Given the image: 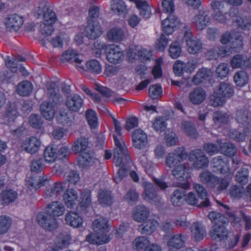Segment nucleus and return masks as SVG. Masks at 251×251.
<instances>
[{
	"instance_id": "obj_3",
	"label": "nucleus",
	"mask_w": 251,
	"mask_h": 251,
	"mask_svg": "<svg viewBox=\"0 0 251 251\" xmlns=\"http://www.w3.org/2000/svg\"><path fill=\"white\" fill-rule=\"evenodd\" d=\"M95 233L90 234L86 237V240L91 244L102 245L108 243L110 240L107 233L109 231L108 221L100 217L94 221L92 224Z\"/></svg>"
},
{
	"instance_id": "obj_24",
	"label": "nucleus",
	"mask_w": 251,
	"mask_h": 251,
	"mask_svg": "<svg viewBox=\"0 0 251 251\" xmlns=\"http://www.w3.org/2000/svg\"><path fill=\"white\" fill-rule=\"evenodd\" d=\"M65 103L70 110L77 111L83 105V100L79 95L74 94L67 98Z\"/></svg>"
},
{
	"instance_id": "obj_2",
	"label": "nucleus",
	"mask_w": 251,
	"mask_h": 251,
	"mask_svg": "<svg viewBox=\"0 0 251 251\" xmlns=\"http://www.w3.org/2000/svg\"><path fill=\"white\" fill-rule=\"evenodd\" d=\"M112 121L116 134L113 135L116 148L114 152V163L119 167L128 162L130 157L125 142L122 136V127L120 122L112 117Z\"/></svg>"
},
{
	"instance_id": "obj_51",
	"label": "nucleus",
	"mask_w": 251,
	"mask_h": 251,
	"mask_svg": "<svg viewBox=\"0 0 251 251\" xmlns=\"http://www.w3.org/2000/svg\"><path fill=\"white\" fill-rule=\"evenodd\" d=\"M99 201L103 205H108L112 202L111 192L108 190H102L99 193Z\"/></svg>"
},
{
	"instance_id": "obj_12",
	"label": "nucleus",
	"mask_w": 251,
	"mask_h": 251,
	"mask_svg": "<svg viewBox=\"0 0 251 251\" xmlns=\"http://www.w3.org/2000/svg\"><path fill=\"white\" fill-rule=\"evenodd\" d=\"M197 63L191 60L184 62L181 60H177L174 65V72L176 75L181 76L183 73L191 74L196 69Z\"/></svg>"
},
{
	"instance_id": "obj_56",
	"label": "nucleus",
	"mask_w": 251,
	"mask_h": 251,
	"mask_svg": "<svg viewBox=\"0 0 251 251\" xmlns=\"http://www.w3.org/2000/svg\"><path fill=\"white\" fill-rule=\"evenodd\" d=\"M85 116L89 125L91 128H95L98 124V117L95 111L89 109L86 112Z\"/></svg>"
},
{
	"instance_id": "obj_13",
	"label": "nucleus",
	"mask_w": 251,
	"mask_h": 251,
	"mask_svg": "<svg viewBox=\"0 0 251 251\" xmlns=\"http://www.w3.org/2000/svg\"><path fill=\"white\" fill-rule=\"evenodd\" d=\"M103 33L102 28L97 20L88 21V24L85 28L86 36L90 39H95L100 37Z\"/></svg>"
},
{
	"instance_id": "obj_27",
	"label": "nucleus",
	"mask_w": 251,
	"mask_h": 251,
	"mask_svg": "<svg viewBox=\"0 0 251 251\" xmlns=\"http://www.w3.org/2000/svg\"><path fill=\"white\" fill-rule=\"evenodd\" d=\"M46 180L47 178L41 176H29L26 178L25 185L30 190H36L38 188L44 186Z\"/></svg>"
},
{
	"instance_id": "obj_19",
	"label": "nucleus",
	"mask_w": 251,
	"mask_h": 251,
	"mask_svg": "<svg viewBox=\"0 0 251 251\" xmlns=\"http://www.w3.org/2000/svg\"><path fill=\"white\" fill-rule=\"evenodd\" d=\"M62 61H71L75 62L77 70L80 72H84L85 71V68L81 63L83 59L74 50H68L64 52L61 56Z\"/></svg>"
},
{
	"instance_id": "obj_34",
	"label": "nucleus",
	"mask_w": 251,
	"mask_h": 251,
	"mask_svg": "<svg viewBox=\"0 0 251 251\" xmlns=\"http://www.w3.org/2000/svg\"><path fill=\"white\" fill-rule=\"evenodd\" d=\"M193 189L197 192L199 198L202 200L200 203V206L204 207L209 206L210 202L206 190L204 187L201 184L195 183L193 184Z\"/></svg>"
},
{
	"instance_id": "obj_9",
	"label": "nucleus",
	"mask_w": 251,
	"mask_h": 251,
	"mask_svg": "<svg viewBox=\"0 0 251 251\" xmlns=\"http://www.w3.org/2000/svg\"><path fill=\"white\" fill-rule=\"evenodd\" d=\"M243 37L241 34L234 30L228 31L222 34L220 42L223 45L229 44L230 49L235 51L240 50L243 46Z\"/></svg>"
},
{
	"instance_id": "obj_17",
	"label": "nucleus",
	"mask_w": 251,
	"mask_h": 251,
	"mask_svg": "<svg viewBox=\"0 0 251 251\" xmlns=\"http://www.w3.org/2000/svg\"><path fill=\"white\" fill-rule=\"evenodd\" d=\"M132 140L133 147L139 150L144 149L148 144L147 134L140 129L134 131L132 134Z\"/></svg>"
},
{
	"instance_id": "obj_40",
	"label": "nucleus",
	"mask_w": 251,
	"mask_h": 251,
	"mask_svg": "<svg viewBox=\"0 0 251 251\" xmlns=\"http://www.w3.org/2000/svg\"><path fill=\"white\" fill-rule=\"evenodd\" d=\"M18 197V193L12 189L3 191L0 195V199L3 204H8L14 201Z\"/></svg>"
},
{
	"instance_id": "obj_38",
	"label": "nucleus",
	"mask_w": 251,
	"mask_h": 251,
	"mask_svg": "<svg viewBox=\"0 0 251 251\" xmlns=\"http://www.w3.org/2000/svg\"><path fill=\"white\" fill-rule=\"evenodd\" d=\"M177 23V19L174 16L170 15L163 21L162 29L164 32L170 34L173 32L174 28L176 25Z\"/></svg>"
},
{
	"instance_id": "obj_8",
	"label": "nucleus",
	"mask_w": 251,
	"mask_h": 251,
	"mask_svg": "<svg viewBox=\"0 0 251 251\" xmlns=\"http://www.w3.org/2000/svg\"><path fill=\"white\" fill-rule=\"evenodd\" d=\"M211 7L213 11V19L220 24L227 23L229 17L232 16L231 12L226 10L227 6L221 1L213 0L211 2Z\"/></svg>"
},
{
	"instance_id": "obj_10",
	"label": "nucleus",
	"mask_w": 251,
	"mask_h": 251,
	"mask_svg": "<svg viewBox=\"0 0 251 251\" xmlns=\"http://www.w3.org/2000/svg\"><path fill=\"white\" fill-rule=\"evenodd\" d=\"M189 158L193 162V167L197 170L207 168L209 165V159L201 150L192 151L189 153Z\"/></svg>"
},
{
	"instance_id": "obj_36",
	"label": "nucleus",
	"mask_w": 251,
	"mask_h": 251,
	"mask_svg": "<svg viewBox=\"0 0 251 251\" xmlns=\"http://www.w3.org/2000/svg\"><path fill=\"white\" fill-rule=\"evenodd\" d=\"M158 226V222L153 219H149L138 226V230L142 234H151Z\"/></svg>"
},
{
	"instance_id": "obj_41",
	"label": "nucleus",
	"mask_w": 251,
	"mask_h": 251,
	"mask_svg": "<svg viewBox=\"0 0 251 251\" xmlns=\"http://www.w3.org/2000/svg\"><path fill=\"white\" fill-rule=\"evenodd\" d=\"M212 76L211 71L206 68L199 69L196 75L194 76L193 82L199 84L204 80L208 79Z\"/></svg>"
},
{
	"instance_id": "obj_5",
	"label": "nucleus",
	"mask_w": 251,
	"mask_h": 251,
	"mask_svg": "<svg viewBox=\"0 0 251 251\" xmlns=\"http://www.w3.org/2000/svg\"><path fill=\"white\" fill-rule=\"evenodd\" d=\"M58 80L50 82L48 87V120L55 114V107L61 104L63 98L58 86Z\"/></svg>"
},
{
	"instance_id": "obj_30",
	"label": "nucleus",
	"mask_w": 251,
	"mask_h": 251,
	"mask_svg": "<svg viewBox=\"0 0 251 251\" xmlns=\"http://www.w3.org/2000/svg\"><path fill=\"white\" fill-rule=\"evenodd\" d=\"M63 201L68 208H72L76 204L78 194L74 189H68L64 193Z\"/></svg>"
},
{
	"instance_id": "obj_21",
	"label": "nucleus",
	"mask_w": 251,
	"mask_h": 251,
	"mask_svg": "<svg viewBox=\"0 0 251 251\" xmlns=\"http://www.w3.org/2000/svg\"><path fill=\"white\" fill-rule=\"evenodd\" d=\"M126 37L124 29L120 26H114L107 32V39L110 42L120 43L123 41Z\"/></svg>"
},
{
	"instance_id": "obj_46",
	"label": "nucleus",
	"mask_w": 251,
	"mask_h": 251,
	"mask_svg": "<svg viewBox=\"0 0 251 251\" xmlns=\"http://www.w3.org/2000/svg\"><path fill=\"white\" fill-rule=\"evenodd\" d=\"M217 143L220 146V149L222 153L226 156H231L236 152V148L232 144L229 143L222 144V141L220 139L217 140Z\"/></svg>"
},
{
	"instance_id": "obj_58",
	"label": "nucleus",
	"mask_w": 251,
	"mask_h": 251,
	"mask_svg": "<svg viewBox=\"0 0 251 251\" xmlns=\"http://www.w3.org/2000/svg\"><path fill=\"white\" fill-rule=\"evenodd\" d=\"M164 140L169 147L176 145L178 142V138L176 133L169 130L165 132Z\"/></svg>"
},
{
	"instance_id": "obj_54",
	"label": "nucleus",
	"mask_w": 251,
	"mask_h": 251,
	"mask_svg": "<svg viewBox=\"0 0 251 251\" xmlns=\"http://www.w3.org/2000/svg\"><path fill=\"white\" fill-rule=\"evenodd\" d=\"M57 21L58 18L55 12L48 8V35L54 31V25Z\"/></svg>"
},
{
	"instance_id": "obj_43",
	"label": "nucleus",
	"mask_w": 251,
	"mask_h": 251,
	"mask_svg": "<svg viewBox=\"0 0 251 251\" xmlns=\"http://www.w3.org/2000/svg\"><path fill=\"white\" fill-rule=\"evenodd\" d=\"M111 9L119 15L126 14L128 12V9L123 0H112Z\"/></svg>"
},
{
	"instance_id": "obj_33",
	"label": "nucleus",
	"mask_w": 251,
	"mask_h": 251,
	"mask_svg": "<svg viewBox=\"0 0 251 251\" xmlns=\"http://www.w3.org/2000/svg\"><path fill=\"white\" fill-rule=\"evenodd\" d=\"M192 237L198 241L202 240L206 235L205 227L200 223H194L191 226Z\"/></svg>"
},
{
	"instance_id": "obj_63",
	"label": "nucleus",
	"mask_w": 251,
	"mask_h": 251,
	"mask_svg": "<svg viewBox=\"0 0 251 251\" xmlns=\"http://www.w3.org/2000/svg\"><path fill=\"white\" fill-rule=\"evenodd\" d=\"M140 162L141 165L144 168L145 171L149 174H151L154 168V165L149 161L146 155H142L140 158Z\"/></svg>"
},
{
	"instance_id": "obj_25",
	"label": "nucleus",
	"mask_w": 251,
	"mask_h": 251,
	"mask_svg": "<svg viewBox=\"0 0 251 251\" xmlns=\"http://www.w3.org/2000/svg\"><path fill=\"white\" fill-rule=\"evenodd\" d=\"M237 122L239 126L243 127L246 131L251 127V116L248 111L239 110L237 112Z\"/></svg>"
},
{
	"instance_id": "obj_57",
	"label": "nucleus",
	"mask_w": 251,
	"mask_h": 251,
	"mask_svg": "<svg viewBox=\"0 0 251 251\" xmlns=\"http://www.w3.org/2000/svg\"><path fill=\"white\" fill-rule=\"evenodd\" d=\"M109 45H106L103 42L97 41L94 43L93 52L97 57H100L103 51L106 53L107 48Z\"/></svg>"
},
{
	"instance_id": "obj_61",
	"label": "nucleus",
	"mask_w": 251,
	"mask_h": 251,
	"mask_svg": "<svg viewBox=\"0 0 251 251\" xmlns=\"http://www.w3.org/2000/svg\"><path fill=\"white\" fill-rule=\"evenodd\" d=\"M249 171L246 168H243L237 172L235 176L236 181L241 185L246 184L248 181Z\"/></svg>"
},
{
	"instance_id": "obj_47",
	"label": "nucleus",
	"mask_w": 251,
	"mask_h": 251,
	"mask_svg": "<svg viewBox=\"0 0 251 251\" xmlns=\"http://www.w3.org/2000/svg\"><path fill=\"white\" fill-rule=\"evenodd\" d=\"M150 243L149 239L145 236H140L136 238L133 241V247L137 251H141L147 247Z\"/></svg>"
},
{
	"instance_id": "obj_1",
	"label": "nucleus",
	"mask_w": 251,
	"mask_h": 251,
	"mask_svg": "<svg viewBox=\"0 0 251 251\" xmlns=\"http://www.w3.org/2000/svg\"><path fill=\"white\" fill-rule=\"evenodd\" d=\"M188 157L186 149L183 147H178L167 154L165 157V165L172 170L173 176L182 182L178 183L177 186L183 189H188L190 183L188 179L190 177L189 169L187 163L183 162Z\"/></svg>"
},
{
	"instance_id": "obj_11",
	"label": "nucleus",
	"mask_w": 251,
	"mask_h": 251,
	"mask_svg": "<svg viewBox=\"0 0 251 251\" xmlns=\"http://www.w3.org/2000/svg\"><path fill=\"white\" fill-rule=\"evenodd\" d=\"M106 57L109 62L118 64L124 59V52L119 46L109 45L106 50Z\"/></svg>"
},
{
	"instance_id": "obj_35",
	"label": "nucleus",
	"mask_w": 251,
	"mask_h": 251,
	"mask_svg": "<svg viewBox=\"0 0 251 251\" xmlns=\"http://www.w3.org/2000/svg\"><path fill=\"white\" fill-rule=\"evenodd\" d=\"M65 208L59 201H55L48 204V215L53 217H59L64 214Z\"/></svg>"
},
{
	"instance_id": "obj_60",
	"label": "nucleus",
	"mask_w": 251,
	"mask_h": 251,
	"mask_svg": "<svg viewBox=\"0 0 251 251\" xmlns=\"http://www.w3.org/2000/svg\"><path fill=\"white\" fill-rule=\"evenodd\" d=\"M152 124L153 128L157 132H162L166 128L167 124L162 117H156Z\"/></svg>"
},
{
	"instance_id": "obj_39",
	"label": "nucleus",
	"mask_w": 251,
	"mask_h": 251,
	"mask_svg": "<svg viewBox=\"0 0 251 251\" xmlns=\"http://www.w3.org/2000/svg\"><path fill=\"white\" fill-rule=\"evenodd\" d=\"M33 90V86L31 82L27 80L20 82L17 86L16 92L21 96H28Z\"/></svg>"
},
{
	"instance_id": "obj_15",
	"label": "nucleus",
	"mask_w": 251,
	"mask_h": 251,
	"mask_svg": "<svg viewBox=\"0 0 251 251\" xmlns=\"http://www.w3.org/2000/svg\"><path fill=\"white\" fill-rule=\"evenodd\" d=\"M41 146L40 140L35 136H31L25 139L22 143V149L31 154L37 153Z\"/></svg>"
},
{
	"instance_id": "obj_42",
	"label": "nucleus",
	"mask_w": 251,
	"mask_h": 251,
	"mask_svg": "<svg viewBox=\"0 0 251 251\" xmlns=\"http://www.w3.org/2000/svg\"><path fill=\"white\" fill-rule=\"evenodd\" d=\"M88 146V139L85 137H81L75 141L72 147V150L75 153L77 154L85 150Z\"/></svg>"
},
{
	"instance_id": "obj_32",
	"label": "nucleus",
	"mask_w": 251,
	"mask_h": 251,
	"mask_svg": "<svg viewBox=\"0 0 251 251\" xmlns=\"http://www.w3.org/2000/svg\"><path fill=\"white\" fill-rule=\"evenodd\" d=\"M133 218L137 222H144L150 215L149 209L144 205L137 206L133 212Z\"/></svg>"
},
{
	"instance_id": "obj_4",
	"label": "nucleus",
	"mask_w": 251,
	"mask_h": 251,
	"mask_svg": "<svg viewBox=\"0 0 251 251\" xmlns=\"http://www.w3.org/2000/svg\"><path fill=\"white\" fill-rule=\"evenodd\" d=\"M200 182L207 188L221 191L227 189L229 182L225 178H221L215 175L211 171L205 170L199 176Z\"/></svg>"
},
{
	"instance_id": "obj_52",
	"label": "nucleus",
	"mask_w": 251,
	"mask_h": 251,
	"mask_svg": "<svg viewBox=\"0 0 251 251\" xmlns=\"http://www.w3.org/2000/svg\"><path fill=\"white\" fill-rule=\"evenodd\" d=\"M11 224L12 220L9 216H0V234L6 233L9 229Z\"/></svg>"
},
{
	"instance_id": "obj_26",
	"label": "nucleus",
	"mask_w": 251,
	"mask_h": 251,
	"mask_svg": "<svg viewBox=\"0 0 251 251\" xmlns=\"http://www.w3.org/2000/svg\"><path fill=\"white\" fill-rule=\"evenodd\" d=\"M206 96V93L202 88H197L190 93L189 98L192 103L199 105L204 101Z\"/></svg>"
},
{
	"instance_id": "obj_6",
	"label": "nucleus",
	"mask_w": 251,
	"mask_h": 251,
	"mask_svg": "<svg viewBox=\"0 0 251 251\" xmlns=\"http://www.w3.org/2000/svg\"><path fill=\"white\" fill-rule=\"evenodd\" d=\"M34 16L36 19L41 21L38 40L43 47H46L47 40V1H43L40 2L34 11Z\"/></svg>"
},
{
	"instance_id": "obj_37",
	"label": "nucleus",
	"mask_w": 251,
	"mask_h": 251,
	"mask_svg": "<svg viewBox=\"0 0 251 251\" xmlns=\"http://www.w3.org/2000/svg\"><path fill=\"white\" fill-rule=\"evenodd\" d=\"M56 118L59 124L65 125L72 122L73 116L71 111L63 108L57 112Z\"/></svg>"
},
{
	"instance_id": "obj_29",
	"label": "nucleus",
	"mask_w": 251,
	"mask_h": 251,
	"mask_svg": "<svg viewBox=\"0 0 251 251\" xmlns=\"http://www.w3.org/2000/svg\"><path fill=\"white\" fill-rule=\"evenodd\" d=\"M65 221L67 224L75 228H78L82 226L83 219L77 213L71 211L65 215Z\"/></svg>"
},
{
	"instance_id": "obj_23",
	"label": "nucleus",
	"mask_w": 251,
	"mask_h": 251,
	"mask_svg": "<svg viewBox=\"0 0 251 251\" xmlns=\"http://www.w3.org/2000/svg\"><path fill=\"white\" fill-rule=\"evenodd\" d=\"M223 223L215 224L213 226L209 233L210 236L213 239L222 241L226 239L228 232Z\"/></svg>"
},
{
	"instance_id": "obj_18",
	"label": "nucleus",
	"mask_w": 251,
	"mask_h": 251,
	"mask_svg": "<svg viewBox=\"0 0 251 251\" xmlns=\"http://www.w3.org/2000/svg\"><path fill=\"white\" fill-rule=\"evenodd\" d=\"M211 167L214 172L222 174H226L229 171L228 161L226 157L217 156L213 158Z\"/></svg>"
},
{
	"instance_id": "obj_45",
	"label": "nucleus",
	"mask_w": 251,
	"mask_h": 251,
	"mask_svg": "<svg viewBox=\"0 0 251 251\" xmlns=\"http://www.w3.org/2000/svg\"><path fill=\"white\" fill-rule=\"evenodd\" d=\"M136 7L140 10V14L143 18L148 19L151 15V7L146 1L137 0L135 1Z\"/></svg>"
},
{
	"instance_id": "obj_62",
	"label": "nucleus",
	"mask_w": 251,
	"mask_h": 251,
	"mask_svg": "<svg viewBox=\"0 0 251 251\" xmlns=\"http://www.w3.org/2000/svg\"><path fill=\"white\" fill-rule=\"evenodd\" d=\"M71 241V237L69 235L66 234L61 235L58 237L55 241L57 251L58 249H62L69 245Z\"/></svg>"
},
{
	"instance_id": "obj_55",
	"label": "nucleus",
	"mask_w": 251,
	"mask_h": 251,
	"mask_svg": "<svg viewBox=\"0 0 251 251\" xmlns=\"http://www.w3.org/2000/svg\"><path fill=\"white\" fill-rule=\"evenodd\" d=\"M229 72L228 65L226 63H220L216 70V75L217 77L221 78L226 77Z\"/></svg>"
},
{
	"instance_id": "obj_28",
	"label": "nucleus",
	"mask_w": 251,
	"mask_h": 251,
	"mask_svg": "<svg viewBox=\"0 0 251 251\" xmlns=\"http://www.w3.org/2000/svg\"><path fill=\"white\" fill-rule=\"evenodd\" d=\"M144 188V192L142 194V197L144 200L149 201H157L159 198L154 192L153 187L152 184L145 181L142 184Z\"/></svg>"
},
{
	"instance_id": "obj_44",
	"label": "nucleus",
	"mask_w": 251,
	"mask_h": 251,
	"mask_svg": "<svg viewBox=\"0 0 251 251\" xmlns=\"http://www.w3.org/2000/svg\"><path fill=\"white\" fill-rule=\"evenodd\" d=\"M233 79L234 83L237 86L243 87L249 82V76L246 72L239 71L235 74Z\"/></svg>"
},
{
	"instance_id": "obj_59",
	"label": "nucleus",
	"mask_w": 251,
	"mask_h": 251,
	"mask_svg": "<svg viewBox=\"0 0 251 251\" xmlns=\"http://www.w3.org/2000/svg\"><path fill=\"white\" fill-rule=\"evenodd\" d=\"M213 120L216 124H226L229 121V116L225 113L216 111L213 114Z\"/></svg>"
},
{
	"instance_id": "obj_50",
	"label": "nucleus",
	"mask_w": 251,
	"mask_h": 251,
	"mask_svg": "<svg viewBox=\"0 0 251 251\" xmlns=\"http://www.w3.org/2000/svg\"><path fill=\"white\" fill-rule=\"evenodd\" d=\"M78 160L80 166L86 167L95 163V159L89 153H83L78 157Z\"/></svg>"
},
{
	"instance_id": "obj_53",
	"label": "nucleus",
	"mask_w": 251,
	"mask_h": 251,
	"mask_svg": "<svg viewBox=\"0 0 251 251\" xmlns=\"http://www.w3.org/2000/svg\"><path fill=\"white\" fill-rule=\"evenodd\" d=\"M182 128L183 131L191 138H195L198 136V132L191 123L183 122L182 125Z\"/></svg>"
},
{
	"instance_id": "obj_14",
	"label": "nucleus",
	"mask_w": 251,
	"mask_h": 251,
	"mask_svg": "<svg viewBox=\"0 0 251 251\" xmlns=\"http://www.w3.org/2000/svg\"><path fill=\"white\" fill-rule=\"evenodd\" d=\"M211 18L209 12L206 11H200L192 19V22L199 30H203L210 23Z\"/></svg>"
},
{
	"instance_id": "obj_22",
	"label": "nucleus",
	"mask_w": 251,
	"mask_h": 251,
	"mask_svg": "<svg viewBox=\"0 0 251 251\" xmlns=\"http://www.w3.org/2000/svg\"><path fill=\"white\" fill-rule=\"evenodd\" d=\"M185 42L187 50L190 54H196L201 50L202 43L197 38L192 36H186Z\"/></svg>"
},
{
	"instance_id": "obj_48",
	"label": "nucleus",
	"mask_w": 251,
	"mask_h": 251,
	"mask_svg": "<svg viewBox=\"0 0 251 251\" xmlns=\"http://www.w3.org/2000/svg\"><path fill=\"white\" fill-rule=\"evenodd\" d=\"M86 67L87 70L93 74H100L102 70V67L100 63L94 59H91L86 63ZM86 70L85 69L86 71Z\"/></svg>"
},
{
	"instance_id": "obj_7",
	"label": "nucleus",
	"mask_w": 251,
	"mask_h": 251,
	"mask_svg": "<svg viewBox=\"0 0 251 251\" xmlns=\"http://www.w3.org/2000/svg\"><path fill=\"white\" fill-rule=\"evenodd\" d=\"M233 93V88L229 83H220L211 97V105L214 107L223 105L226 100L232 96Z\"/></svg>"
},
{
	"instance_id": "obj_49",
	"label": "nucleus",
	"mask_w": 251,
	"mask_h": 251,
	"mask_svg": "<svg viewBox=\"0 0 251 251\" xmlns=\"http://www.w3.org/2000/svg\"><path fill=\"white\" fill-rule=\"evenodd\" d=\"M185 194L184 191L180 190H175L171 197L172 203L175 206H181L184 201Z\"/></svg>"
},
{
	"instance_id": "obj_20",
	"label": "nucleus",
	"mask_w": 251,
	"mask_h": 251,
	"mask_svg": "<svg viewBox=\"0 0 251 251\" xmlns=\"http://www.w3.org/2000/svg\"><path fill=\"white\" fill-rule=\"evenodd\" d=\"M232 68H251V57L241 54L234 55L230 60Z\"/></svg>"
},
{
	"instance_id": "obj_31",
	"label": "nucleus",
	"mask_w": 251,
	"mask_h": 251,
	"mask_svg": "<svg viewBox=\"0 0 251 251\" xmlns=\"http://www.w3.org/2000/svg\"><path fill=\"white\" fill-rule=\"evenodd\" d=\"M185 242V237L182 234L172 236L169 240L167 246L169 251L179 249L183 247Z\"/></svg>"
},
{
	"instance_id": "obj_64",
	"label": "nucleus",
	"mask_w": 251,
	"mask_h": 251,
	"mask_svg": "<svg viewBox=\"0 0 251 251\" xmlns=\"http://www.w3.org/2000/svg\"><path fill=\"white\" fill-rule=\"evenodd\" d=\"M181 52V49L178 42L176 41L171 44L169 48V53L172 58H177L180 55Z\"/></svg>"
},
{
	"instance_id": "obj_16",
	"label": "nucleus",
	"mask_w": 251,
	"mask_h": 251,
	"mask_svg": "<svg viewBox=\"0 0 251 251\" xmlns=\"http://www.w3.org/2000/svg\"><path fill=\"white\" fill-rule=\"evenodd\" d=\"M4 24L7 31H17L24 24L23 18L18 14H11L5 18Z\"/></svg>"
}]
</instances>
